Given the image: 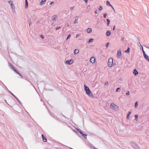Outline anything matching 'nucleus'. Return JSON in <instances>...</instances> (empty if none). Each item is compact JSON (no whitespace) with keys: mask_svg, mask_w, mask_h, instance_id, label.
<instances>
[{"mask_svg":"<svg viewBox=\"0 0 149 149\" xmlns=\"http://www.w3.org/2000/svg\"><path fill=\"white\" fill-rule=\"evenodd\" d=\"M79 36V34H77L76 36V37L77 38H78Z\"/></svg>","mask_w":149,"mask_h":149,"instance_id":"44","label":"nucleus"},{"mask_svg":"<svg viewBox=\"0 0 149 149\" xmlns=\"http://www.w3.org/2000/svg\"><path fill=\"white\" fill-rule=\"evenodd\" d=\"M8 3L10 4V5H11V4H13V2L11 1H8Z\"/></svg>","mask_w":149,"mask_h":149,"instance_id":"32","label":"nucleus"},{"mask_svg":"<svg viewBox=\"0 0 149 149\" xmlns=\"http://www.w3.org/2000/svg\"><path fill=\"white\" fill-rule=\"evenodd\" d=\"M70 34H69V35H68L67 37V39H66V40H68V39L69 38H70Z\"/></svg>","mask_w":149,"mask_h":149,"instance_id":"35","label":"nucleus"},{"mask_svg":"<svg viewBox=\"0 0 149 149\" xmlns=\"http://www.w3.org/2000/svg\"><path fill=\"white\" fill-rule=\"evenodd\" d=\"M81 135L85 139H86V136H87V135L86 134H84L82 133Z\"/></svg>","mask_w":149,"mask_h":149,"instance_id":"20","label":"nucleus"},{"mask_svg":"<svg viewBox=\"0 0 149 149\" xmlns=\"http://www.w3.org/2000/svg\"><path fill=\"white\" fill-rule=\"evenodd\" d=\"M141 48L142 49V52H143V54H144V53H145V51H144V50H143V46H141Z\"/></svg>","mask_w":149,"mask_h":149,"instance_id":"31","label":"nucleus"},{"mask_svg":"<svg viewBox=\"0 0 149 149\" xmlns=\"http://www.w3.org/2000/svg\"><path fill=\"white\" fill-rule=\"evenodd\" d=\"M74 6L71 7L70 8V9L71 10H72L74 9Z\"/></svg>","mask_w":149,"mask_h":149,"instance_id":"40","label":"nucleus"},{"mask_svg":"<svg viewBox=\"0 0 149 149\" xmlns=\"http://www.w3.org/2000/svg\"><path fill=\"white\" fill-rule=\"evenodd\" d=\"M92 30L90 28H88L87 30V32L88 33H90L92 31Z\"/></svg>","mask_w":149,"mask_h":149,"instance_id":"18","label":"nucleus"},{"mask_svg":"<svg viewBox=\"0 0 149 149\" xmlns=\"http://www.w3.org/2000/svg\"><path fill=\"white\" fill-rule=\"evenodd\" d=\"M25 8H27L28 7V2H27V0H25Z\"/></svg>","mask_w":149,"mask_h":149,"instance_id":"16","label":"nucleus"},{"mask_svg":"<svg viewBox=\"0 0 149 149\" xmlns=\"http://www.w3.org/2000/svg\"><path fill=\"white\" fill-rule=\"evenodd\" d=\"M9 65H10V66L11 68L15 72H16L17 71V70L15 69V67L12 65L10 63H8Z\"/></svg>","mask_w":149,"mask_h":149,"instance_id":"7","label":"nucleus"},{"mask_svg":"<svg viewBox=\"0 0 149 149\" xmlns=\"http://www.w3.org/2000/svg\"><path fill=\"white\" fill-rule=\"evenodd\" d=\"M54 3V2H51L50 3V5H51L52 4H53Z\"/></svg>","mask_w":149,"mask_h":149,"instance_id":"48","label":"nucleus"},{"mask_svg":"<svg viewBox=\"0 0 149 149\" xmlns=\"http://www.w3.org/2000/svg\"><path fill=\"white\" fill-rule=\"evenodd\" d=\"M111 7L112 8L113 10H114V9L113 7V6L111 5Z\"/></svg>","mask_w":149,"mask_h":149,"instance_id":"51","label":"nucleus"},{"mask_svg":"<svg viewBox=\"0 0 149 149\" xmlns=\"http://www.w3.org/2000/svg\"><path fill=\"white\" fill-rule=\"evenodd\" d=\"M79 18V17L78 16H76L75 18V19L74 22V23L76 24L77 23L78 19Z\"/></svg>","mask_w":149,"mask_h":149,"instance_id":"14","label":"nucleus"},{"mask_svg":"<svg viewBox=\"0 0 149 149\" xmlns=\"http://www.w3.org/2000/svg\"><path fill=\"white\" fill-rule=\"evenodd\" d=\"M84 0L86 3L87 2L88 0Z\"/></svg>","mask_w":149,"mask_h":149,"instance_id":"50","label":"nucleus"},{"mask_svg":"<svg viewBox=\"0 0 149 149\" xmlns=\"http://www.w3.org/2000/svg\"><path fill=\"white\" fill-rule=\"evenodd\" d=\"M131 145L132 147L135 149H139L138 145L136 143L134 142H132Z\"/></svg>","mask_w":149,"mask_h":149,"instance_id":"2","label":"nucleus"},{"mask_svg":"<svg viewBox=\"0 0 149 149\" xmlns=\"http://www.w3.org/2000/svg\"><path fill=\"white\" fill-rule=\"evenodd\" d=\"M79 52V50L77 49H75L74 51V54H76L78 53Z\"/></svg>","mask_w":149,"mask_h":149,"instance_id":"19","label":"nucleus"},{"mask_svg":"<svg viewBox=\"0 0 149 149\" xmlns=\"http://www.w3.org/2000/svg\"><path fill=\"white\" fill-rule=\"evenodd\" d=\"M16 72L17 74H19V75L21 77V78H22V79L23 78V77L22 76V75L20 73L18 72L17 71H16V72Z\"/></svg>","mask_w":149,"mask_h":149,"instance_id":"23","label":"nucleus"},{"mask_svg":"<svg viewBox=\"0 0 149 149\" xmlns=\"http://www.w3.org/2000/svg\"><path fill=\"white\" fill-rule=\"evenodd\" d=\"M106 20H107V25L108 26H109V24L110 22V20L108 19H107Z\"/></svg>","mask_w":149,"mask_h":149,"instance_id":"22","label":"nucleus"},{"mask_svg":"<svg viewBox=\"0 0 149 149\" xmlns=\"http://www.w3.org/2000/svg\"><path fill=\"white\" fill-rule=\"evenodd\" d=\"M124 37L121 38L122 40H124Z\"/></svg>","mask_w":149,"mask_h":149,"instance_id":"53","label":"nucleus"},{"mask_svg":"<svg viewBox=\"0 0 149 149\" xmlns=\"http://www.w3.org/2000/svg\"><path fill=\"white\" fill-rule=\"evenodd\" d=\"M120 88H119V87H118V88L116 90V92H118V91H120Z\"/></svg>","mask_w":149,"mask_h":149,"instance_id":"29","label":"nucleus"},{"mask_svg":"<svg viewBox=\"0 0 149 149\" xmlns=\"http://www.w3.org/2000/svg\"><path fill=\"white\" fill-rule=\"evenodd\" d=\"M138 45L139 46H141V44H140V42L139 41L138 42Z\"/></svg>","mask_w":149,"mask_h":149,"instance_id":"42","label":"nucleus"},{"mask_svg":"<svg viewBox=\"0 0 149 149\" xmlns=\"http://www.w3.org/2000/svg\"><path fill=\"white\" fill-rule=\"evenodd\" d=\"M42 137L43 141L44 142H46L47 141V139L44 137L43 134L42 135Z\"/></svg>","mask_w":149,"mask_h":149,"instance_id":"11","label":"nucleus"},{"mask_svg":"<svg viewBox=\"0 0 149 149\" xmlns=\"http://www.w3.org/2000/svg\"><path fill=\"white\" fill-rule=\"evenodd\" d=\"M60 28H61L60 27H56V30H58L59 29H60Z\"/></svg>","mask_w":149,"mask_h":149,"instance_id":"38","label":"nucleus"},{"mask_svg":"<svg viewBox=\"0 0 149 149\" xmlns=\"http://www.w3.org/2000/svg\"><path fill=\"white\" fill-rule=\"evenodd\" d=\"M138 106V104L137 102H136L135 104V106L136 107Z\"/></svg>","mask_w":149,"mask_h":149,"instance_id":"34","label":"nucleus"},{"mask_svg":"<svg viewBox=\"0 0 149 149\" xmlns=\"http://www.w3.org/2000/svg\"><path fill=\"white\" fill-rule=\"evenodd\" d=\"M111 32L110 31L108 30L107 32L106 35L107 36H109L111 35Z\"/></svg>","mask_w":149,"mask_h":149,"instance_id":"15","label":"nucleus"},{"mask_svg":"<svg viewBox=\"0 0 149 149\" xmlns=\"http://www.w3.org/2000/svg\"><path fill=\"white\" fill-rule=\"evenodd\" d=\"M131 111H129L128 112V113L127 115H130L131 114Z\"/></svg>","mask_w":149,"mask_h":149,"instance_id":"46","label":"nucleus"},{"mask_svg":"<svg viewBox=\"0 0 149 149\" xmlns=\"http://www.w3.org/2000/svg\"><path fill=\"white\" fill-rule=\"evenodd\" d=\"M117 54L118 57L119 58H120L121 55V51L120 49H119L118 50Z\"/></svg>","mask_w":149,"mask_h":149,"instance_id":"8","label":"nucleus"},{"mask_svg":"<svg viewBox=\"0 0 149 149\" xmlns=\"http://www.w3.org/2000/svg\"><path fill=\"white\" fill-rule=\"evenodd\" d=\"M56 17V15H54L53 17L52 20L55 21V18Z\"/></svg>","mask_w":149,"mask_h":149,"instance_id":"28","label":"nucleus"},{"mask_svg":"<svg viewBox=\"0 0 149 149\" xmlns=\"http://www.w3.org/2000/svg\"><path fill=\"white\" fill-rule=\"evenodd\" d=\"M40 36L42 38V39L44 38V36L42 35H41Z\"/></svg>","mask_w":149,"mask_h":149,"instance_id":"45","label":"nucleus"},{"mask_svg":"<svg viewBox=\"0 0 149 149\" xmlns=\"http://www.w3.org/2000/svg\"><path fill=\"white\" fill-rule=\"evenodd\" d=\"M129 116H130V115H127V119H129V117H130Z\"/></svg>","mask_w":149,"mask_h":149,"instance_id":"43","label":"nucleus"},{"mask_svg":"<svg viewBox=\"0 0 149 149\" xmlns=\"http://www.w3.org/2000/svg\"><path fill=\"white\" fill-rule=\"evenodd\" d=\"M109 44V43L108 42H107L106 43V47H107V48L108 47Z\"/></svg>","mask_w":149,"mask_h":149,"instance_id":"37","label":"nucleus"},{"mask_svg":"<svg viewBox=\"0 0 149 149\" xmlns=\"http://www.w3.org/2000/svg\"><path fill=\"white\" fill-rule=\"evenodd\" d=\"M144 57L148 62H149V56L146 53L143 54Z\"/></svg>","mask_w":149,"mask_h":149,"instance_id":"5","label":"nucleus"},{"mask_svg":"<svg viewBox=\"0 0 149 149\" xmlns=\"http://www.w3.org/2000/svg\"><path fill=\"white\" fill-rule=\"evenodd\" d=\"M31 24V23H29V26H30Z\"/></svg>","mask_w":149,"mask_h":149,"instance_id":"56","label":"nucleus"},{"mask_svg":"<svg viewBox=\"0 0 149 149\" xmlns=\"http://www.w3.org/2000/svg\"><path fill=\"white\" fill-rule=\"evenodd\" d=\"M113 63V59L110 58L109 59L108 61V65L109 67H111Z\"/></svg>","mask_w":149,"mask_h":149,"instance_id":"1","label":"nucleus"},{"mask_svg":"<svg viewBox=\"0 0 149 149\" xmlns=\"http://www.w3.org/2000/svg\"><path fill=\"white\" fill-rule=\"evenodd\" d=\"M138 115H135V119L136 121L138 120Z\"/></svg>","mask_w":149,"mask_h":149,"instance_id":"25","label":"nucleus"},{"mask_svg":"<svg viewBox=\"0 0 149 149\" xmlns=\"http://www.w3.org/2000/svg\"><path fill=\"white\" fill-rule=\"evenodd\" d=\"M130 48L129 47H128L127 48V50L125 51V52L127 53H129L130 52Z\"/></svg>","mask_w":149,"mask_h":149,"instance_id":"21","label":"nucleus"},{"mask_svg":"<svg viewBox=\"0 0 149 149\" xmlns=\"http://www.w3.org/2000/svg\"><path fill=\"white\" fill-rule=\"evenodd\" d=\"M12 95L14 96V97L17 100V101L19 103V104H21V102L19 100V99L17 98V97H16L15 95H13V93H11Z\"/></svg>","mask_w":149,"mask_h":149,"instance_id":"12","label":"nucleus"},{"mask_svg":"<svg viewBox=\"0 0 149 149\" xmlns=\"http://www.w3.org/2000/svg\"><path fill=\"white\" fill-rule=\"evenodd\" d=\"M95 13L96 14H97V10H96L95 11Z\"/></svg>","mask_w":149,"mask_h":149,"instance_id":"52","label":"nucleus"},{"mask_svg":"<svg viewBox=\"0 0 149 149\" xmlns=\"http://www.w3.org/2000/svg\"><path fill=\"white\" fill-rule=\"evenodd\" d=\"M69 26V24H68V25H67V26Z\"/></svg>","mask_w":149,"mask_h":149,"instance_id":"57","label":"nucleus"},{"mask_svg":"<svg viewBox=\"0 0 149 149\" xmlns=\"http://www.w3.org/2000/svg\"><path fill=\"white\" fill-rule=\"evenodd\" d=\"M76 130H77V131L78 132L81 134H82V132L80 131V130H79L78 129H76Z\"/></svg>","mask_w":149,"mask_h":149,"instance_id":"30","label":"nucleus"},{"mask_svg":"<svg viewBox=\"0 0 149 149\" xmlns=\"http://www.w3.org/2000/svg\"><path fill=\"white\" fill-rule=\"evenodd\" d=\"M126 94L127 95H130V92L129 91H127V92L126 93Z\"/></svg>","mask_w":149,"mask_h":149,"instance_id":"36","label":"nucleus"},{"mask_svg":"<svg viewBox=\"0 0 149 149\" xmlns=\"http://www.w3.org/2000/svg\"><path fill=\"white\" fill-rule=\"evenodd\" d=\"M84 90L86 91L89 90V88L88 87L86 86L85 84H84Z\"/></svg>","mask_w":149,"mask_h":149,"instance_id":"13","label":"nucleus"},{"mask_svg":"<svg viewBox=\"0 0 149 149\" xmlns=\"http://www.w3.org/2000/svg\"><path fill=\"white\" fill-rule=\"evenodd\" d=\"M133 73L135 75H136L138 74L139 73L138 71L136 69H135L133 70Z\"/></svg>","mask_w":149,"mask_h":149,"instance_id":"10","label":"nucleus"},{"mask_svg":"<svg viewBox=\"0 0 149 149\" xmlns=\"http://www.w3.org/2000/svg\"><path fill=\"white\" fill-rule=\"evenodd\" d=\"M107 15V14H104L103 15L104 17L105 18L106 17Z\"/></svg>","mask_w":149,"mask_h":149,"instance_id":"41","label":"nucleus"},{"mask_svg":"<svg viewBox=\"0 0 149 149\" xmlns=\"http://www.w3.org/2000/svg\"><path fill=\"white\" fill-rule=\"evenodd\" d=\"M95 58L94 56H93L90 58V61L92 63H94L95 62Z\"/></svg>","mask_w":149,"mask_h":149,"instance_id":"6","label":"nucleus"},{"mask_svg":"<svg viewBox=\"0 0 149 149\" xmlns=\"http://www.w3.org/2000/svg\"><path fill=\"white\" fill-rule=\"evenodd\" d=\"M110 107L112 109H116L118 108V107L113 103H111L110 105Z\"/></svg>","mask_w":149,"mask_h":149,"instance_id":"3","label":"nucleus"},{"mask_svg":"<svg viewBox=\"0 0 149 149\" xmlns=\"http://www.w3.org/2000/svg\"><path fill=\"white\" fill-rule=\"evenodd\" d=\"M10 6H11V7L12 9H15V6L13 4H11V5H10Z\"/></svg>","mask_w":149,"mask_h":149,"instance_id":"27","label":"nucleus"},{"mask_svg":"<svg viewBox=\"0 0 149 149\" xmlns=\"http://www.w3.org/2000/svg\"><path fill=\"white\" fill-rule=\"evenodd\" d=\"M137 39L138 40V42L139 41V38H137Z\"/></svg>","mask_w":149,"mask_h":149,"instance_id":"54","label":"nucleus"},{"mask_svg":"<svg viewBox=\"0 0 149 149\" xmlns=\"http://www.w3.org/2000/svg\"><path fill=\"white\" fill-rule=\"evenodd\" d=\"M72 63L73 61H72V60H69L66 61V63L68 64H72Z\"/></svg>","mask_w":149,"mask_h":149,"instance_id":"9","label":"nucleus"},{"mask_svg":"<svg viewBox=\"0 0 149 149\" xmlns=\"http://www.w3.org/2000/svg\"><path fill=\"white\" fill-rule=\"evenodd\" d=\"M105 85L106 86H108L109 85L108 83L107 82H105Z\"/></svg>","mask_w":149,"mask_h":149,"instance_id":"39","label":"nucleus"},{"mask_svg":"<svg viewBox=\"0 0 149 149\" xmlns=\"http://www.w3.org/2000/svg\"><path fill=\"white\" fill-rule=\"evenodd\" d=\"M86 92V93L87 95H88V96L90 97H93L94 96L92 93V92L90 91L89 90L88 91H87Z\"/></svg>","mask_w":149,"mask_h":149,"instance_id":"4","label":"nucleus"},{"mask_svg":"<svg viewBox=\"0 0 149 149\" xmlns=\"http://www.w3.org/2000/svg\"><path fill=\"white\" fill-rule=\"evenodd\" d=\"M46 0H42L41 2L40 3V4L41 5H43L46 1Z\"/></svg>","mask_w":149,"mask_h":149,"instance_id":"17","label":"nucleus"},{"mask_svg":"<svg viewBox=\"0 0 149 149\" xmlns=\"http://www.w3.org/2000/svg\"><path fill=\"white\" fill-rule=\"evenodd\" d=\"M106 5L108 6H110L111 5V4L110 3V2L108 1H107Z\"/></svg>","mask_w":149,"mask_h":149,"instance_id":"24","label":"nucleus"},{"mask_svg":"<svg viewBox=\"0 0 149 149\" xmlns=\"http://www.w3.org/2000/svg\"><path fill=\"white\" fill-rule=\"evenodd\" d=\"M93 41V38L90 39L88 41V42H92Z\"/></svg>","mask_w":149,"mask_h":149,"instance_id":"26","label":"nucleus"},{"mask_svg":"<svg viewBox=\"0 0 149 149\" xmlns=\"http://www.w3.org/2000/svg\"><path fill=\"white\" fill-rule=\"evenodd\" d=\"M144 46L146 47V48L149 49V46Z\"/></svg>","mask_w":149,"mask_h":149,"instance_id":"47","label":"nucleus"},{"mask_svg":"<svg viewBox=\"0 0 149 149\" xmlns=\"http://www.w3.org/2000/svg\"><path fill=\"white\" fill-rule=\"evenodd\" d=\"M102 6H100L99 8V10H102Z\"/></svg>","mask_w":149,"mask_h":149,"instance_id":"33","label":"nucleus"},{"mask_svg":"<svg viewBox=\"0 0 149 149\" xmlns=\"http://www.w3.org/2000/svg\"><path fill=\"white\" fill-rule=\"evenodd\" d=\"M29 23H31V21H29Z\"/></svg>","mask_w":149,"mask_h":149,"instance_id":"55","label":"nucleus"},{"mask_svg":"<svg viewBox=\"0 0 149 149\" xmlns=\"http://www.w3.org/2000/svg\"><path fill=\"white\" fill-rule=\"evenodd\" d=\"M115 26H114L113 27V31L114 30H115Z\"/></svg>","mask_w":149,"mask_h":149,"instance_id":"49","label":"nucleus"}]
</instances>
